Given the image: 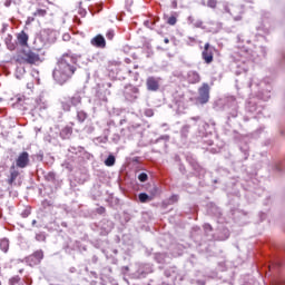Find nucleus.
Returning a JSON list of instances; mask_svg holds the SVG:
<instances>
[{"instance_id": "a211bd4d", "label": "nucleus", "mask_w": 285, "mask_h": 285, "mask_svg": "<svg viewBox=\"0 0 285 285\" xmlns=\"http://www.w3.org/2000/svg\"><path fill=\"white\" fill-rule=\"evenodd\" d=\"M60 135L62 137H70V135H72V127L67 126V127L62 128Z\"/></svg>"}, {"instance_id": "c756f323", "label": "nucleus", "mask_w": 285, "mask_h": 285, "mask_svg": "<svg viewBox=\"0 0 285 285\" xmlns=\"http://www.w3.org/2000/svg\"><path fill=\"white\" fill-rule=\"evenodd\" d=\"M27 88L32 91V89L35 88V83L28 82Z\"/></svg>"}, {"instance_id": "4468645a", "label": "nucleus", "mask_w": 285, "mask_h": 285, "mask_svg": "<svg viewBox=\"0 0 285 285\" xmlns=\"http://www.w3.org/2000/svg\"><path fill=\"white\" fill-rule=\"evenodd\" d=\"M138 199L140 204H146L147 202H153V197L148 196L146 193H141L138 195Z\"/></svg>"}, {"instance_id": "9b49d317", "label": "nucleus", "mask_w": 285, "mask_h": 285, "mask_svg": "<svg viewBox=\"0 0 285 285\" xmlns=\"http://www.w3.org/2000/svg\"><path fill=\"white\" fill-rule=\"evenodd\" d=\"M30 262H33V264H41V259H43V250L39 249L32 253V255L29 256Z\"/></svg>"}, {"instance_id": "4c0bfd02", "label": "nucleus", "mask_w": 285, "mask_h": 285, "mask_svg": "<svg viewBox=\"0 0 285 285\" xmlns=\"http://www.w3.org/2000/svg\"><path fill=\"white\" fill-rule=\"evenodd\" d=\"M208 227L210 228V230H213V227L210 225H208Z\"/></svg>"}, {"instance_id": "f8f14e48", "label": "nucleus", "mask_w": 285, "mask_h": 285, "mask_svg": "<svg viewBox=\"0 0 285 285\" xmlns=\"http://www.w3.org/2000/svg\"><path fill=\"white\" fill-rule=\"evenodd\" d=\"M17 39L20 46H28L29 37H28V33H26V31H21L20 33H18Z\"/></svg>"}, {"instance_id": "f257e3e1", "label": "nucleus", "mask_w": 285, "mask_h": 285, "mask_svg": "<svg viewBox=\"0 0 285 285\" xmlns=\"http://www.w3.org/2000/svg\"><path fill=\"white\" fill-rule=\"evenodd\" d=\"M75 72H77L75 59L71 56L63 55L58 60L52 72V77L55 81L59 83V86H63L65 83H68L70 79H72Z\"/></svg>"}, {"instance_id": "4be33fe9", "label": "nucleus", "mask_w": 285, "mask_h": 285, "mask_svg": "<svg viewBox=\"0 0 285 285\" xmlns=\"http://www.w3.org/2000/svg\"><path fill=\"white\" fill-rule=\"evenodd\" d=\"M167 23L169 26H175L177 23V17L175 16H170L168 19H167Z\"/></svg>"}, {"instance_id": "e433bc0d", "label": "nucleus", "mask_w": 285, "mask_h": 285, "mask_svg": "<svg viewBox=\"0 0 285 285\" xmlns=\"http://www.w3.org/2000/svg\"><path fill=\"white\" fill-rule=\"evenodd\" d=\"M173 199H177V196H173Z\"/></svg>"}, {"instance_id": "39448f33", "label": "nucleus", "mask_w": 285, "mask_h": 285, "mask_svg": "<svg viewBox=\"0 0 285 285\" xmlns=\"http://www.w3.org/2000/svg\"><path fill=\"white\" fill-rule=\"evenodd\" d=\"M30 165V154L28 151H22L19 154L18 158L16 159L17 168H28Z\"/></svg>"}, {"instance_id": "6e6552de", "label": "nucleus", "mask_w": 285, "mask_h": 285, "mask_svg": "<svg viewBox=\"0 0 285 285\" xmlns=\"http://www.w3.org/2000/svg\"><path fill=\"white\" fill-rule=\"evenodd\" d=\"M90 43L94 46V48L104 49L106 48V38H104L101 35H97L90 40Z\"/></svg>"}, {"instance_id": "b1692460", "label": "nucleus", "mask_w": 285, "mask_h": 285, "mask_svg": "<svg viewBox=\"0 0 285 285\" xmlns=\"http://www.w3.org/2000/svg\"><path fill=\"white\" fill-rule=\"evenodd\" d=\"M207 6L208 8H212L213 10H215V8H217V0H208Z\"/></svg>"}, {"instance_id": "a19ab883", "label": "nucleus", "mask_w": 285, "mask_h": 285, "mask_svg": "<svg viewBox=\"0 0 285 285\" xmlns=\"http://www.w3.org/2000/svg\"><path fill=\"white\" fill-rule=\"evenodd\" d=\"M23 217H28V215H23Z\"/></svg>"}, {"instance_id": "72a5a7b5", "label": "nucleus", "mask_w": 285, "mask_h": 285, "mask_svg": "<svg viewBox=\"0 0 285 285\" xmlns=\"http://www.w3.org/2000/svg\"><path fill=\"white\" fill-rule=\"evenodd\" d=\"M272 268H275V264L269 265V271H272Z\"/></svg>"}, {"instance_id": "2eb2a0df", "label": "nucleus", "mask_w": 285, "mask_h": 285, "mask_svg": "<svg viewBox=\"0 0 285 285\" xmlns=\"http://www.w3.org/2000/svg\"><path fill=\"white\" fill-rule=\"evenodd\" d=\"M8 284L9 285H20V284H23V282H21V276L16 275V276H12L9 278Z\"/></svg>"}, {"instance_id": "58836bf2", "label": "nucleus", "mask_w": 285, "mask_h": 285, "mask_svg": "<svg viewBox=\"0 0 285 285\" xmlns=\"http://www.w3.org/2000/svg\"><path fill=\"white\" fill-rule=\"evenodd\" d=\"M235 21H238V18H235Z\"/></svg>"}, {"instance_id": "9d476101", "label": "nucleus", "mask_w": 285, "mask_h": 285, "mask_svg": "<svg viewBox=\"0 0 285 285\" xmlns=\"http://www.w3.org/2000/svg\"><path fill=\"white\" fill-rule=\"evenodd\" d=\"M187 81L188 83H199L202 81V76L197 71H189L187 73Z\"/></svg>"}, {"instance_id": "c9c22d12", "label": "nucleus", "mask_w": 285, "mask_h": 285, "mask_svg": "<svg viewBox=\"0 0 285 285\" xmlns=\"http://www.w3.org/2000/svg\"><path fill=\"white\" fill-rule=\"evenodd\" d=\"M3 101V98H0V104Z\"/></svg>"}, {"instance_id": "f03ea898", "label": "nucleus", "mask_w": 285, "mask_h": 285, "mask_svg": "<svg viewBox=\"0 0 285 285\" xmlns=\"http://www.w3.org/2000/svg\"><path fill=\"white\" fill-rule=\"evenodd\" d=\"M14 61L17 63H29L30 66H35L41 61V57L32 50H22L16 55Z\"/></svg>"}, {"instance_id": "473e14b6", "label": "nucleus", "mask_w": 285, "mask_h": 285, "mask_svg": "<svg viewBox=\"0 0 285 285\" xmlns=\"http://www.w3.org/2000/svg\"><path fill=\"white\" fill-rule=\"evenodd\" d=\"M164 43H170V40L168 38H165Z\"/></svg>"}, {"instance_id": "a878e982", "label": "nucleus", "mask_w": 285, "mask_h": 285, "mask_svg": "<svg viewBox=\"0 0 285 285\" xmlns=\"http://www.w3.org/2000/svg\"><path fill=\"white\" fill-rule=\"evenodd\" d=\"M107 39H109V41H112V39H115V31L114 30H108L106 33Z\"/></svg>"}, {"instance_id": "7c9ffc66", "label": "nucleus", "mask_w": 285, "mask_h": 285, "mask_svg": "<svg viewBox=\"0 0 285 285\" xmlns=\"http://www.w3.org/2000/svg\"><path fill=\"white\" fill-rule=\"evenodd\" d=\"M36 239H38V242H39L40 239H46V236H43V235H41V234H38V235L36 236Z\"/></svg>"}, {"instance_id": "f704fd0d", "label": "nucleus", "mask_w": 285, "mask_h": 285, "mask_svg": "<svg viewBox=\"0 0 285 285\" xmlns=\"http://www.w3.org/2000/svg\"><path fill=\"white\" fill-rule=\"evenodd\" d=\"M272 285H279V281H275Z\"/></svg>"}, {"instance_id": "20e7f679", "label": "nucleus", "mask_w": 285, "mask_h": 285, "mask_svg": "<svg viewBox=\"0 0 285 285\" xmlns=\"http://www.w3.org/2000/svg\"><path fill=\"white\" fill-rule=\"evenodd\" d=\"M210 100V86L208 83L204 82L202 87L198 89V98L197 101L198 104H208Z\"/></svg>"}, {"instance_id": "6ab92c4d", "label": "nucleus", "mask_w": 285, "mask_h": 285, "mask_svg": "<svg viewBox=\"0 0 285 285\" xmlns=\"http://www.w3.org/2000/svg\"><path fill=\"white\" fill-rule=\"evenodd\" d=\"M0 248L3 250V253H8V249L10 248V243L8 240L2 239L0 240Z\"/></svg>"}, {"instance_id": "dca6fc26", "label": "nucleus", "mask_w": 285, "mask_h": 285, "mask_svg": "<svg viewBox=\"0 0 285 285\" xmlns=\"http://www.w3.org/2000/svg\"><path fill=\"white\" fill-rule=\"evenodd\" d=\"M86 119H88V114H86V111L83 110L77 111V120L79 121V124H83Z\"/></svg>"}, {"instance_id": "f3484780", "label": "nucleus", "mask_w": 285, "mask_h": 285, "mask_svg": "<svg viewBox=\"0 0 285 285\" xmlns=\"http://www.w3.org/2000/svg\"><path fill=\"white\" fill-rule=\"evenodd\" d=\"M17 177H19V171L17 170L11 171L10 178L8 179L9 186H12V184H14V181L17 180Z\"/></svg>"}, {"instance_id": "423d86ee", "label": "nucleus", "mask_w": 285, "mask_h": 285, "mask_svg": "<svg viewBox=\"0 0 285 285\" xmlns=\"http://www.w3.org/2000/svg\"><path fill=\"white\" fill-rule=\"evenodd\" d=\"M213 48L210 47V43H205L204 50L202 52L203 60L205 63H213L214 61V53H213Z\"/></svg>"}, {"instance_id": "1a4fd4ad", "label": "nucleus", "mask_w": 285, "mask_h": 285, "mask_svg": "<svg viewBox=\"0 0 285 285\" xmlns=\"http://www.w3.org/2000/svg\"><path fill=\"white\" fill-rule=\"evenodd\" d=\"M137 95H139V88L137 87H130L125 91L127 101H136Z\"/></svg>"}, {"instance_id": "412c9836", "label": "nucleus", "mask_w": 285, "mask_h": 285, "mask_svg": "<svg viewBox=\"0 0 285 285\" xmlns=\"http://www.w3.org/2000/svg\"><path fill=\"white\" fill-rule=\"evenodd\" d=\"M106 166H115V156L109 155L108 158L105 160Z\"/></svg>"}, {"instance_id": "0eeeda50", "label": "nucleus", "mask_w": 285, "mask_h": 285, "mask_svg": "<svg viewBox=\"0 0 285 285\" xmlns=\"http://www.w3.org/2000/svg\"><path fill=\"white\" fill-rule=\"evenodd\" d=\"M159 81H161V78L148 77L146 80L147 90L157 92V90H159Z\"/></svg>"}, {"instance_id": "5701e85b", "label": "nucleus", "mask_w": 285, "mask_h": 285, "mask_svg": "<svg viewBox=\"0 0 285 285\" xmlns=\"http://www.w3.org/2000/svg\"><path fill=\"white\" fill-rule=\"evenodd\" d=\"M138 179L139 181L144 183V181H148V174L146 173H141L138 175Z\"/></svg>"}, {"instance_id": "c85d7f7f", "label": "nucleus", "mask_w": 285, "mask_h": 285, "mask_svg": "<svg viewBox=\"0 0 285 285\" xmlns=\"http://www.w3.org/2000/svg\"><path fill=\"white\" fill-rule=\"evenodd\" d=\"M195 28H202L204 26V22L202 20H198L197 22H195Z\"/></svg>"}, {"instance_id": "7ed1b4c3", "label": "nucleus", "mask_w": 285, "mask_h": 285, "mask_svg": "<svg viewBox=\"0 0 285 285\" xmlns=\"http://www.w3.org/2000/svg\"><path fill=\"white\" fill-rule=\"evenodd\" d=\"M82 98L79 94H75L71 97L65 98L61 101V108L65 112H70L73 108H77V106H81Z\"/></svg>"}, {"instance_id": "79ce46f5", "label": "nucleus", "mask_w": 285, "mask_h": 285, "mask_svg": "<svg viewBox=\"0 0 285 285\" xmlns=\"http://www.w3.org/2000/svg\"><path fill=\"white\" fill-rule=\"evenodd\" d=\"M0 285H1V282H0Z\"/></svg>"}, {"instance_id": "2f4dec72", "label": "nucleus", "mask_w": 285, "mask_h": 285, "mask_svg": "<svg viewBox=\"0 0 285 285\" xmlns=\"http://www.w3.org/2000/svg\"><path fill=\"white\" fill-rule=\"evenodd\" d=\"M32 21H35V18L29 17V18L27 19L26 23H27V24H30V23H32Z\"/></svg>"}, {"instance_id": "aec40b11", "label": "nucleus", "mask_w": 285, "mask_h": 285, "mask_svg": "<svg viewBox=\"0 0 285 285\" xmlns=\"http://www.w3.org/2000/svg\"><path fill=\"white\" fill-rule=\"evenodd\" d=\"M48 14V11L46 9H37L33 12V17H46Z\"/></svg>"}, {"instance_id": "393cba45", "label": "nucleus", "mask_w": 285, "mask_h": 285, "mask_svg": "<svg viewBox=\"0 0 285 285\" xmlns=\"http://www.w3.org/2000/svg\"><path fill=\"white\" fill-rule=\"evenodd\" d=\"M157 195H159V188L154 187V188L150 190V196H149V197H153V199H155V197H157Z\"/></svg>"}, {"instance_id": "ddd939ff", "label": "nucleus", "mask_w": 285, "mask_h": 285, "mask_svg": "<svg viewBox=\"0 0 285 285\" xmlns=\"http://www.w3.org/2000/svg\"><path fill=\"white\" fill-rule=\"evenodd\" d=\"M178 275H179V271L175 266L169 267L165 271V276L167 277H174L175 279H177Z\"/></svg>"}, {"instance_id": "cd10ccee", "label": "nucleus", "mask_w": 285, "mask_h": 285, "mask_svg": "<svg viewBox=\"0 0 285 285\" xmlns=\"http://www.w3.org/2000/svg\"><path fill=\"white\" fill-rule=\"evenodd\" d=\"M96 213H97L98 215H104V214L106 213V207H104V206L98 207V208L96 209Z\"/></svg>"}, {"instance_id": "ea45409f", "label": "nucleus", "mask_w": 285, "mask_h": 285, "mask_svg": "<svg viewBox=\"0 0 285 285\" xmlns=\"http://www.w3.org/2000/svg\"><path fill=\"white\" fill-rule=\"evenodd\" d=\"M20 285H26V283H21Z\"/></svg>"}, {"instance_id": "bb28decb", "label": "nucleus", "mask_w": 285, "mask_h": 285, "mask_svg": "<svg viewBox=\"0 0 285 285\" xmlns=\"http://www.w3.org/2000/svg\"><path fill=\"white\" fill-rule=\"evenodd\" d=\"M155 259H156V262H158V264H163L164 255L163 254H156Z\"/></svg>"}]
</instances>
